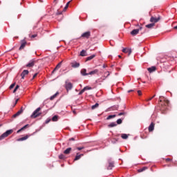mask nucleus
I'll return each mask as SVG.
<instances>
[{"label": "nucleus", "instance_id": "1", "mask_svg": "<svg viewBox=\"0 0 177 177\" xmlns=\"http://www.w3.org/2000/svg\"><path fill=\"white\" fill-rule=\"evenodd\" d=\"M159 106L161 111H165L167 109H168V106H169V101L167 100V98L160 96L159 97Z\"/></svg>", "mask_w": 177, "mask_h": 177}, {"label": "nucleus", "instance_id": "2", "mask_svg": "<svg viewBox=\"0 0 177 177\" xmlns=\"http://www.w3.org/2000/svg\"><path fill=\"white\" fill-rule=\"evenodd\" d=\"M39 111H41V107H39L35 111H34L32 114L30 115V118H37V117H39V115L41 114V113Z\"/></svg>", "mask_w": 177, "mask_h": 177}, {"label": "nucleus", "instance_id": "3", "mask_svg": "<svg viewBox=\"0 0 177 177\" xmlns=\"http://www.w3.org/2000/svg\"><path fill=\"white\" fill-rule=\"evenodd\" d=\"M13 133V130H8L5 133H3L1 136H0V140H3L5 138H8L9 135H12Z\"/></svg>", "mask_w": 177, "mask_h": 177}, {"label": "nucleus", "instance_id": "4", "mask_svg": "<svg viewBox=\"0 0 177 177\" xmlns=\"http://www.w3.org/2000/svg\"><path fill=\"white\" fill-rule=\"evenodd\" d=\"M65 88L67 92H68V91H71L73 89V83L68 81H66L65 83Z\"/></svg>", "mask_w": 177, "mask_h": 177}, {"label": "nucleus", "instance_id": "5", "mask_svg": "<svg viewBox=\"0 0 177 177\" xmlns=\"http://www.w3.org/2000/svg\"><path fill=\"white\" fill-rule=\"evenodd\" d=\"M161 20V17L158 16L157 18L154 17H151L150 19L151 23L156 24V23H158Z\"/></svg>", "mask_w": 177, "mask_h": 177}, {"label": "nucleus", "instance_id": "6", "mask_svg": "<svg viewBox=\"0 0 177 177\" xmlns=\"http://www.w3.org/2000/svg\"><path fill=\"white\" fill-rule=\"evenodd\" d=\"M35 63H37V62L35 60H30L26 65V67L28 68H31V67H34V66H35Z\"/></svg>", "mask_w": 177, "mask_h": 177}, {"label": "nucleus", "instance_id": "7", "mask_svg": "<svg viewBox=\"0 0 177 177\" xmlns=\"http://www.w3.org/2000/svg\"><path fill=\"white\" fill-rule=\"evenodd\" d=\"M89 37H91V31L85 32L81 35L82 38H86V39H88Z\"/></svg>", "mask_w": 177, "mask_h": 177}, {"label": "nucleus", "instance_id": "8", "mask_svg": "<svg viewBox=\"0 0 177 177\" xmlns=\"http://www.w3.org/2000/svg\"><path fill=\"white\" fill-rule=\"evenodd\" d=\"M156 124L154 122H151L148 128L149 132H153L154 131V127Z\"/></svg>", "mask_w": 177, "mask_h": 177}, {"label": "nucleus", "instance_id": "9", "mask_svg": "<svg viewBox=\"0 0 177 177\" xmlns=\"http://www.w3.org/2000/svg\"><path fill=\"white\" fill-rule=\"evenodd\" d=\"M81 157H84V153L80 154V153H77L74 161H78V160H80Z\"/></svg>", "mask_w": 177, "mask_h": 177}, {"label": "nucleus", "instance_id": "10", "mask_svg": "<svg viewBox=\"0 0 177 177\" xmlns=\"http://www.w3.org/2000/svg\"><path fill=\"white\" fill-rule=\"evenodd\" d=\"M28 70H24L21 74V79L24 80V77H26V75H28Z\"/></svg>", "mask_w": 177, "mask_h": 177}, {"label": "nucleus", "instance_id": "11", "mask_svg": "<svg viewBox=\"0 0 177 177\" xmlns=\"http://www.w3.org/2000/svg\"><path fill=\"white\" fill-rule=\"evenodd\" d=\"M113 168H114V162L109 160L107 169H113Z\"/></svg>", "mask_w": 177, "mask_h": 177}, {"label": "nucleus", "instance_id": "12", "mask_svg": "<svg viewBox=\"0 0 177 177\" xmlns=\"http://www.w3.org/2000/svg\"><path fill=\"white\" fill-rule=\"evenodd\" d=\"M122 52H123V53H129V55H131V53H132V49L123 48Z\"/></svg>", "mask_w": 177, "mask_h": 177}, {"label": "nucleus", "instance_id": "13", "mask_svg": "<svg viewBox=\"0 0 177 177\" xmlns=\"http://www.w3.org/2000/svg\"><path fill=\"white\" fill-rule=\"evenodd\" d=\"M139 34V30L134 29L131 32V35H133V37H135V35H138Z\"/></svg>", "mask_w": 177, "mask_h": 177}, {"label": "nucleus", "instance_id": "14", "mask_svg": "<svg viewBox=\"0 0 177 177\" xmlns=\"http://www.w3.org/2000/svg\"><path fill=\"white\" fill-rule=\"evenodd\" d=\"M23 111H24V110H22V109L18 111L17 113H16L12 115L13 118H16V117H19V115H20V114H21Z\"/></svg>", "mask_w": 177, "mask_h": 177}, {"label": "nucleus", "instance_id": "15", "mask_svg": "<svg viewBox=\"0 0 177 177\" xmlns=\"http://www.w3.org/2000/svg\"><path fill=\"white\" fill-rule=\"evenodd\" d=\"M71 66L73 68H77V67H80V63H78V62H72L71 63Z\"/></svg>", "mask_w": 177, "mask_h": 177}, {"label": "nucleus", "instance_id": "16", "mask_svg": "<svg viewBox=\"0 0 177 177\" xmlns=\"http://www.w3.org/2000/svg\"><path fill=\"white\" fill-rule=\"evenodd\" d=\"M60 67H62V62H59L57 66L56 67L54 68V70L53 71L52 73L53 74V73H55V71H57V70L59 68H60Z\"/></svg>", "mask_w": 177, "mask_h": 177}, {"label": "nucleus", "instance_id": "17", "mask_svg": "<svg viewBox=\"0 0 177 177\" xmlns=\"http://www.w3.org/2000/svg\"><path fill=\"white\" fill-rule=\"evenodd\" d=\"M156 70H157V68H156V66H151L147 68V71H149V73H153V71H156Z\"/></svg>", "mask_w": 177, "mask_h": 177}, {"label": "nucleus", "instance_id": "18", "mask_svg": "<svg viewBox=\"0 0 177 177\" xmlns=\"http://www.w3.org/2000/svg\"><path fill=\"white\" fill-rule=\"evenodd\" d=\"M28 139V136H25L24 137L18 138L17 140V142H23V140H27Z\"/></svg>", "mask_w": 177, "mask_h": 177}, {"label": "nucleus", "instance_id": "19", "mask_svg": "<svg viewBox=\"0 0 177 177\" xmlns=\"http://www.w3.org/2000/svg\"><path fill=\"white\" fill-rule=\"evenodd\" d=\"M97 73H99V70L95 69L94 71H91L88 74V75H95V74H97Z\"/></svg>", "mask_w": 177, "mask_h": 177}, {"label": "nucleus", "instance_id": "20", "mask_svg": "<svg viewBox=\"0 0 177 177\" xmlns=\"http://www.w3.org/2000/svg\"><path fill=\"white\" fill-rule=\"evenodd\" d=\"M71 150H73L71 147L67 148L65 151H64V154H70L71 153Z\"/></svg>", "mask_w": 177, "mask_h": 177}, {"label": "nucleus", "instance_id": "21", "mask_svg": "<svg viewBox=\"0 0 177 177\" xmlns=\"http://www.w3.org/2000/svg\"><path fill=\"white\" fill-rule=\"evenodd\" d=\"M94 57H96V55H93L88 57L86 59V62H89V60H92V59H94Z\"/></svg>", "mask_w": 177, "mask_h": 177}, {"label": "nucleus", "instance_id": "22", "mask_svg": "<svg viewBox=\"0 0 177 177\" xmlns=\"http://www.w3.org/2000/svg\"><path fill=\"white\" fill-rule=\"evenodd\" d=\"M27 44V42H26V41H24L21 44V46H20V47H19V50H21V49H24V48L26 47V45Z\"/></svg>", "mask_w": 177, "mask_h": 177}, {"label": "nucleus", "instance_id": "23", "mask_svg": "<svg viewBox=\"0 0 177 177\" xmlns=\"http://www.w3.org/2000/svg\"><path fill=\"white\" fill-rule=\"evenodd\" d=\"M154 26H156V24L152 23V24L146 25L145 27L147 28H153V27H154Z\"/></svg>", "mask_w": 177, "mask_h": 177}, {"label": "nucleus", "instance_id": "24", "mask_svg": "<svg viewBox=\"0 0 177 177\" xmlns=\"http://www.w3.org/2000/svg\"><path fill=\"white\" fill-rule=\"evenodd\" d=\"M81 74L82 75H88V74L86 73V69H82L81 70Z\"/></svg>", "mask_w": 177, "mask_h": 177}, {"label": "nucleus", "instance_id": "25", "mask_svg": "<svg viewBox=\"0 0 177 177\" xmlns=\"http://www.w3.org/2000/svg\"><path fill=\"white\" fill-rule=\"evenodd\" d=\"M104 74V75L103 76V78H104V80H106V78H107L110 75V72L106 71Z\"/></svg>", "mask_w": 177, "mask_h": 177}, {"label": "nucleus", "instance_id": "26", "mask_svg": "<svg viewBox=\"0 0 177 177\" xmlns=\"http://www.w3.org/2000/svg\"><path fill=\"white\" fill-rule=\"evenodd\" d=\"M114 127H117V124L115 122H111L108 125L109 128H114Z\"/></svg>", "mask_w": 177, "mask_h": 177}, {"label": "nucleus", "instance_id": "27", "mask_svg": "<svg viewBox=\"0 0 177 177\" xmlns=\"http://www.w3.org/2000/svg\"><path fill=\"white\" fill-rule=\"evenodd\" d=\"M58 95H59V92H57L55 94H54L53 96L50 97V100H53L55 97H57Z\"/></svg>", "mask_w": 177, "mask_h": 177}, {"label": "nucleus", "instance_id": "28", "mask_svg": "<svg viewBox=\"0 0 177 177\" xmlns=\"http://www.w3.org/2000/svg\"><path fill=\"white\" fill-rule=\"evenodd\" d=\"M80 55L82 56V57L86 56V50H82L80 52Z\"/></svg>", "mask_w": 177, "mask_h": 177}, {"label": "nucleus", "instance_id": "29", "mask_svg": "<svg viewBox=\"0 0 177 177\" xmlns=\"http://www.w3.org/2000/svg\"><path fill=\"white\" fill-rule=\"evenodd\" d=\"M97 107H99V103H96L95 104L91 106V109L95 110V109H97Z\"/></svg>", "mask_w": 177, "mask_h": 177}, {"label": "nucleus", "instance_id": "30", "mask_svg": "<svg viewBox=\"0 0 177 177\" xmlns=\"http://www.w3.org/2000/svg\"><path fill=\"white\" fill-rule=\"evenodd\" d=\"M117 117V115H110L106 118V120H111V118H115Z\"/></svg>", "mask_w": 177, "mask_h": 177}, {"label": "nucleus", "instance_id": "31", "mask_svg": "<svg viewBox=\"0 0 177 177\" xmlns=\"http://www.w3.org/2000/svg\"><path fill=\"white\" fill-rule=\"evenodd\" d=\"M59 120V116L57 115H54L52 118V121H53L54 122L57 121Z\"/></svg>", "mask_w": 177, "mask_h": 177}, {"label": "nucleus", "instance_id": "32", "mask_svg": "<svg viewBox=\"0 0 177 177\" xmlns=\"http://www.w3.org/2000/svg\"><path fill=\"white\" fill-rule=\"evenodd\" d=\"M146 169H147V167H142V168H141V169H139L138 170V172H143V171H146Z\"/></svg>", "mask_w": 177, "mask_h": 177}, {"label": "nucleus", "instance_id": "33", "mask_svg": "<svg viewBox=\"0 0 177 177\" xmlns=\"http://www.w3.org/2000/svg\"><path fill=\"white\" fill-rule=\"evenodd\" d=\"M121 138H122V139H127V138H128V134L122 133V134L121 135Z\"/></svg>", "mask_w": 177, "mask_h": 177}, {"label": "nucleus", "instance_id": "34", "mask_svg": "<svg viewBox=\"0 0 177 177\" xmlns=\"http://www.w3.org/2000/svg\"><path fill=\"white\" fill-rule=\"evenodd\" d=\"M59 160H64L66 158V156L64 154H60L59 156Z\"/></svg>", "mask_w": 177, "mask_h": 177}, {"label": "nucleus", "instance_id": "35", "mask_svg": "<svg viewBox=\"0 0 177 177\" xmlns=\"http://www.w3.org/2000/svg\"><path fill=\"white\" fill-rule=\"evenodd\" d=\"M28 127H30L29 124H26L24 127H23L22 128H21V131H24V129H27V128H28Z\"/></svg>", "mask_w": 177, "mask_h": 177}, {"label": "nucleus", "instance_id": "36", "mask_svg": "<svg viewBox=\"0 0 177 177\" xmlns=\"http://www.w3.org/2000/svg\"><path fill=\"white\" fill-rule=\"evenodd\" d=\"M85 91H91V89H92V87L90 86H86L83 88Z\"/></svg>", "mask_w": 177, "mask_h": 177}, {"label": "nucleus", "instance_id": "37", "mask_svg": "<svg viewBox=\"0 0 177 177\" xmlns=\"http://www.w3.org/2000/svg\"><path fill=\"white\" fill-rule=\"evenodd\" d=\"M116 122L118 125L122 124V119H118Z\"/></svg>", "mask_w": 177, "mask_h": 177}, {"label": "nucleus", "instance_id": "38", "mask_svg": "<svg viewBox=\"0 0 177 177\" xmlns=\"http://www.w3.org/2000/svg\"><path fill=\"white\" fill-rule=\"evenodd\" d=\"M70 5V1H68L67 3H66V6L64 7V10H67V9L68 8V6Z\"/></svg>", "mask_w": 177, "mask_h": 177}, {"label": "nucleus", "instance_id": "39", "mask_svg": "<svg viewBox=\"0 0 177 177\" xmlns=\"http://www.w3.org/2000/svg\"><path fill=\"white\" fill-rule=\"evenodd\" d=\"M19 88H20V86L19 85H17L13 91V93H16V91L19 89Z\"/></svg>", "mask_w": 177, "mask_h": 177}, {"label": "nucleus", "instance_id": "40", "mask_svg": "<svg viewBox=\"0 0 177 177\" xmlns=\"http://www.w3.org/2000/svg\"><path fill=\"white\" fill-rule=\"evenodd\" d=\"M38 35L35 34V35H29L30 38H36V37H37Z\"/></svg>", "mask_w": 177, "mask_h": 177}, {"label": "nucleus", "instance_id": "41", "mask_svg": "<svg viewBox=\"0 0 177 177\" xmlns=\"http://www.w3.org/2000/svg\"><path fill=\"white\" fill-rule=\"evenodd\" d=\"M16 85V83H14V84H12L10 86V89H13V88H15V86Z\"/></svg>", "mask_w": 177, "mask_h": 177}, {"label": "nucleus", "instance_id": "42", "mask_svg": "<svg viewBox=\"0 0 177 177\" xmlns=\"http://www.w3.org/2000/svg\"><path fill=\"white\" fill-rule=\"evenodd\" d=\"M153 97H156V95H154L153 96H152L151 97L149 98L148 100H147V102H150V100H152L153 99Z\"/></svg>", "mask_w": 177, "mask_h": 177}, {"label": "nucleus", "instance_id": "43", "mask_svg": "<svg viewBox=\"0 0 177 177\" xmlns=\"http://www.w3.org/2000/svg\"><path fill=\"white\" fill-rule=\"evenodd\" d=\"M138 94L139 96H142V91L140 90L138 91Z\"/></svg>", "mask_w": 177, "mask_h": 177}, {"label": "nucleus", "instance_id": "44", "mask_svg": "<svg viewBox=\"0 0 177 177\" xmlns=\"http://www.w3.org/2000/svg\"><path fill=\"white\" fill-rule=\"evenodd\" d=\"M84 92H85L84 90V89H82V90L80 91L79 95H82V93H84Z\"/></svg>", "mask_w": 177, "mask_h": 177}, {"label": "nucleus", "instance_id": "45", "mask_svg": "<svg viewBox=\"0 0 177 177\" xmlns=\"http://www.w3.org/2000/svg\"><path fill=\"white\" fill-rule=\"evenodd\" d=\"M124 115H125V113H124V112H121V113H118L119 116Z\"/></svg>", "mask_w": 177, "mask_h": 177}, {"label": "nucleus", "instance_id": "46", "mask_svg": "<svg viewBox=\"0 0 177 177\" xmlns=\"http://www.w3.org/2000/svg\"><path fill=\"white\" fill-rule=\"evenodd\" d=\"M83 149H84V147H77V150H79V151L83 150Z\"/></svg>", "mask_w": 177, "mask_h": 177}, {"label": "nucleus", "instance_id": "47", "mask_svg": "<svg viewBox=\"0 0 177 177\" xmlns=\"http://www.w3.org/2000/svg\"><path fill=\"white\" fill-rule=\"evenodd\" d=\"M166 162H169V161H171V159L168 158H166Z\"/></svg>", "mask_w": 177, "mask_h": 177}, {"label": "nucleus", "instance_id": "48", "mask_svg": "<svg viewBox=\"0 0 177 177\" xmlns=\"http://www.w3.org/2000/svg\"><path fill=\"white\" fill-rule=\"evenodd\" d=\"M49 122H50V119H47L46 120V124H49Z\"/></svg>", "mask_w": 177, "mask_h": 177}, {"label": "nucleus", "instance_id": "49", "mask_svg": "<svg viewBox=\"0 0 177 177\" xmlns=\"http://www.w3.org/2000/svg\"><path fill=\"white\" fill-rule=\"evenodd\" d=\"M37 75H38V73H35L33 77H32V80H34L35 78L37 77Z\"/></svg>", "mask_w": 177, "mask_h": 177}, {"label": "nucleus", "instance_id": "50", "mask_svg": "<svg viewBox=\"0 0 177 177\" xmlns=\"http://www.w3.org/2000/svg\"><path fill=\"white\" fill-rule=\"evenodd\" d=\"M21 131H23V130H21V129H20L19 130H18V131H17V133H20V132H21Z\"/></svg>", "mask_w": 177, "mask_h": 177}, {"label": "nucleus", "instance_id": "51", "mask_svg": "<svg viewBox=\"0 0 177 177\" xmlns=\"http://www.w3.org/2000/svg\"><path fill=\"white\" fill-rule=\"evenodd\" d=\"M17 102H19V99H17V100H16L15 106H16V104H17Z\"/></svg>", "mask_w": 177, "mask_h": 177}, {"label": "nucleus", "instance_id": "52", "mask_svg": "<svg viewBox=\"0 0 177 177\" xmlns=\"http://www.w3.org/2000/svg\"><path fill=\"white\" fill-rule=\"evenodd\" d=\"M73 114H75V115H77V111H75V110H74V111H73Z\"/></svg>", "mask_w": 177, "mask_h": 177}, {"label": "nucleus", "instance_id": "53", "mask_svg": "<svg viewBox=\"0 0 177 177\" xmlns=\"http://www.w3.org/2000/svg\"><path fill=\"white\" fill-rule=\"evenodd\" d=\"M143 28L141 26V27H140L138 29H137V30H139V31H141V30Z\"/></svg>", "mask_w": 177, "mask_h": 177}, {"label": "nucleus", "instance_id": "54", "mask_svg": "<svg viewBox=\"0 0 177 177\" xmlns=\"http://www.w3.org/2000/svg\"><path fill=\"white\" fill-rule=\"evenodd\" d=\"M69 140H75V138H71L69 139Z\"/></svg>", "mask_w": 177, "mask_h": 177}, {"label": "nucleus", "instance_id": "55", "mask_svg": "<svg viewBox=\"0 0 177 177\" xmlns=\"http://www.w3.org/2000/svg\"><path fill=\"white\" fill-rule=\"evenodd\" d=\"M106 67H107V66L103 65V68H106Z\"/></svg>", "mask_w": 177, "mask_h": 177}, {"label": "nucleus", "instance_id": "56", "mask_svg": "<svg viewBox=\"0 0 177 177\" xmlns=\"http://www.w3.org/2000/svg\"><path fill=\"white\" fill-rule=\"evenodd\" d=\"M174 30H177V26H174Z\"/></svg>", "mask_w": 177, "mask_h": 177}, {"label": "nucleus", "instance_id": "57", "mask_svg": "<svg viewBox=\"0 0 177 177\" xmlns=\"http://www.w3.org/2000/svg\"><path fill=\"white\" fill-rule=\"evenodd\" d=\"M133 90H130V91H129V92H133Z\"/></svg>", "mask_w": 177, "mask_h": 177}, {"label": "nucleus", "instance_id": "58", "mask_svg": "<svg viewBox=\"0 0 177 177\" xmlns=\"http://www.w3.org/2000/svg\"><path fill=\"white\" fill-rule=\"evenodd\" d=\"M118 57H120V59H121V55H118Z\"/></svg>", "mask_w": 177, "mask_h": 177}, {"label": "nucleus", "instance_id": "59", "mask_svg": "<svg viewBox=\"0 0 177 177\" xmlns=\"http://www.w3.org/2000/svg\"><path fill=\"white\" fill-rule=\"evenodd\" d=\"M20 110H24V109H23V106L21 107V109H20Z\"/></svg>", "mask_w": 177, "mask_h": 177}, {"label": "nucleus", "instance_id": "60", "mask_svg": "<svg viewBox=\"0 0 177 177\" xmlns=\"http://www.w3.org/2000/svg\"><path fill=\"white\" fill-rule=\"evenodd\" d=\"M0 127H2V124H0Z\"/></svg>", "mask_w": 177, "mask_h": 177}]
</instances>
